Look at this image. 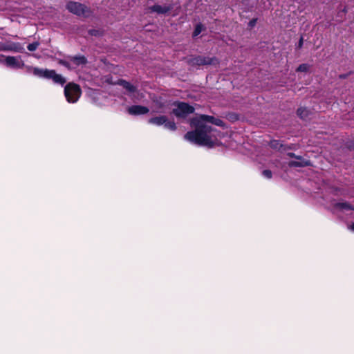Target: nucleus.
Listing matches in <instances>:
<instances>
[{
	"label": "nucleus",
	"instance_id": "1",
	"mask_svg": "<svg viewBox=\"0 0 354 354\" xmlns=\"http://www.w3.org/2000/svg\"><path fill=\"white\" fill-rule=\"evenodd\" d=\"M206 122L225 127V123L222 120L212 115L201 114L189 120L190 126L195 128V129L188 131L184 136L185 139L209 148L221 145V142L219 138L223 137V133L210 126L206 125Z\"/></svg>",
	"mask_w": 354,
	"mask_h": 354
},
{
	"label": "nucleus",
	"instance_id": "2",
	"mask_svg": "<svg viewBox=\"0 0 354 354\" xmlns=\"http://www.w3.org/2000/svg\"><path fill=\"white\" fill-rule=\"evenodd\" d=\"M82 95L80 86L73 82H69L64 88V95L69 103L76 102Z\"/></svg>",
	"mask_w": 354,
	"mask_h": 354
},
{
	"label": "nucleus",
	"instance_id": "3",
	"mask_svg": "<svg viewBox=\"0 0 354 354\" xmlns=\"http://www.w3.org/2000/svg\"><path fill=\"white\" fill-rule=\"evenodd\" d=\"M172 109L173 114L178 118H185L188 115L194 112V107L183 102H175Z\"/></svg>",
	"mask_w": 354,
	"mask_h": 354
},
{
	"label": "nucleus",
	"instance_id": "4",
	"mask_svg": "<svg viewBox=\"0 0 354 354\" xmlns=\"http://www.w3.org/2000/svg\"><path fill=\"white\" fill-rule=\"evenodd\" d=\"M67 10L77 16L88 17L91 15V11L85 5L75 1H70L66 4Z\"/></svg>",
	"mask_w": 354,
	"mask_h": 354
},
{
	"label": "nucleus",
	"instance_id": "5",
	"mask_svg": "<svg viewBox=\"0 0 354 354\" xmlns=\"http://www.w3.org/2000/svg\"><path fill=\"white\" fill-rule=\"evenodd\" d=\"M192 62L193 64L196 65H216L218 64V60L216 57H203V56H198L195 58H194L192 60Z\"/></svg>",
	"mask_w": 354,
	"mask_h": 354
},
{
	"label": "nucleus",
	"instance_id": "6",
	"mask_svg": "<svg viewBox=\"0 0 354 354\" xmlns=\"http://www.w3.org/2000/svg\"><path fill=\"white\" fill-rule=\"evenodd\" d=\"M5 64L12 68H20L24 67V63L19 57L8 56L5 58Z\"/></svg>",
	"mask_w": 354,
	"mask_h": 354
},
{
	"label": "nucleus",
	"instance_id": "7",
	"mask_svg": "<svg viewBox=\"0 0 354 354\" xmlns=\"http://www.w3.org/2000/svg\"><path fill=\"white\" fill-rule=\"evenodd\" d=\"M28 71L35 76L48 79L50 70L39 68L37 67H29Z\"/></svg>",
	"mask_w": 354,
	"mask_h": 354
},
{
	"label": "nucleus",
	"instance_id": "8",
	"mask_svg": "<svg viewBox=\"0 0 354 354\" xmlns=\"http://www.w3.org/2000/svg\"><path fill=\"white\" fill-rule=\"evenodd\" d=\"M148 112L147 107L140 105H133L128 108V113L131 115H144Z\"/></svg>",
	"mask_w": 354,
	"mask_h": 354
},
{
	"label": "nucleus",
	"instance_id": "9",
	"mask_svg": "<svg viewBox=\"0 0 354 354\" xmlns=\"http://www.w3.org/2000/svg\"><path fill=\"white\" fill-rule=\"evenodd\" d=\"M48 79H52L55 83L61 85L64 84L66 82V79L62 75L56 73L55 70H50Z\"/></svg>",
	"mask_w": 354,
	"mask_h": 354
},
{
	"label": "nucleus",
	"instance_id": "10",
	"mask_svg": "<svg viewBox=\"0 0 354 354\" xmlns=\"http://www.w3.org/2000/svg\"><path fill=\"white\" fill-rule=\"evenodd\" d=\"M171 9V6H160L158 4L153 5L149 8V10L151 12H156L158 14H165L167 12L170 11Z\"/></svg>",
	"mask_w": 354,
	"mask_h": 354
},
{
	"label": "nucleus",
	"instance_id": "11",
	"mask_svg": "<svg viewBox=\"0 0 354 354\" xmlns=\"http://www.w3.org/2000/svg\"><path fill=\"white\" fill-rule=\"evenodd\" d=\"M68 59L75 66L85 65L87 63L86 58L83 55L69 57Z\"/></svg>",
	"mask_w": 354,
	"mask_h": 354
},
{
	"label": "nucleus",
	"instance_id": "12",
	"mask_svg": "<svg viewBox=\"0 0 354 354\" xmlns=\"http://www.w3.org/2000/svg\"><path fill=\"white\" fill-rule=\"evenodd\" d=\"M167 117L165 115H159L151 118L149 120V123L156 126L162 125L167 122Z\"/></svg>",
	"mask_w": 354,
	"mask_h": 354
},
{
	"label": "nucleus",
	"instance_id": "13",
	"mask_svg": "<svg viewBox=\"0 0 354 354\" xmlns=\"http://www.w3.org/2000/svg\"><path fill=\"white\" fill-rule=\"evenodd\" d=\"M290 167H306L311 165V162L309 160H306L302 158V160H298V161H290L288 163Z\"/></svg>",
	"mask_w": 354,
	"mask_h": 354
},
{
	"label": "nucleus",
	"instance_id": "14",
	"mask_svg": "<svg viewBox=\"0 0 354 354\" xmlns=\"http://www.w3.org/2000/svg\"><path fill=\"white\" fill-rule=\"evenodd\" d=\"M297 113L300 118L306 120L308 118L310 112L306 108L300 107L297 109Z\"/></svg>",
	"mask_w": 354,
	"mask_h": 354
},
{
	"label": "nucleus",
	"instance_id": "15",
	"mask_svg": "<svg viewBox=\"0 0 354 354\" xmlns=\"http://www.w3.org/2000/svg\"><path fill=\"white\" fill-rule=\"evenodd\" d=\"M118 84L122 85L126 90H127L129 92L133 93L135 92L136 90V87L133 85H132L131 83L125 80H120L118 82Z\"/></svg>",
	"mask_w": 354,
	"mask_h": 354
},
{
	"label": "nucleus",
	"instance_id": "16",
	"mask_svg": "<svg viewBox=\"0 0 354 354\" xmlns=\"http://www.w3.org/2000/svg\"><path fill=\"white\" fill-rule=\"evenodd\" d=\"M1 50H9L15 52H19L22 50V48L20 46L19 44H14L9 46H1Z\"/></svg>",
	"mask_w": 354,
	"mask_h": 354
},
{
	"label": "nucleus",
	"instance_id": "17",
	"mask_svg": "<svg viewBox=\"0 0 354 354\" xmlns=\"http://www.w3.org/2000/svg\"><path fill=\"white\" fill-rule=\"evenodd\" d=\"M310 69V65L308 64H301L296 69L297 72L308 73Z\"/></svg>",
	"mask_w": 354,
	"mask_h": 354
},
{
	"label": "nucleus",
	"instance_id": "18",
	"mask_svg": "<svg viewBox=\"0 0 354 354\" xmlns=\"http://www.w3.org/2000/svg\"><path fill=\"white\" fill-rule=\"evenodd\" d=\"M165 127L171 130L175 131L176 129V125L174 121H169L168 120L164 124Z\"/></svg>",
	"mask_w": 354,
	"mask_h": 354
},
{
	"label": "nucleus",
	"instance_id": "19",
	"mask_svg": "<svg viewBox=\"0 0 354 354\" xmlns=\"http://www.w3.org/2000/svg\"><path fill=\"white\" fill-rule=\"evenodd\" d=\"M58 63L64 66H65L66 68H67L69 70H71V69H73L75 68V66H72L70 62L67 60H64V59H59L58 60Z\"/></svg>",
	"mask_w": 354,
	"mask_h": 354
},
{
	"label": "nucleus",
	"instance_id": "20",
	"mask_svg": "<svg viewBox=\"0 0 354 354\" xmlns=\"http://www.w3.org/2000/svg\"><path fill=\"white\" fill-rule=\"evenodd\" d=\"M337 206L343 209H354L353 206L348 203H339Z\"/></svg>",
	"mask_w": 354,
	"mask_h": 354
},
{
	"label": "nucleus",
	"instance_id": "21",
	"mask_svg": "<svg viewBox=\"0 0 354 354\" xmlns=\"http://www.w3.org/2000/svg\"><path fill=\"white\" fill-rule=\"evenodd\" d=\"M270 145L272 148L279 150L282 147V144L278 140H272Z\"/></svg>",
	"mask_w": 354,
	"mask_h": 354
},
{
	"label": "nucleus",
	"instance_id": "22",
	"mask_svg": "<svg viewBox=\"0 0 354 354\" xmlns=\"http://www.w3.org/2000/svg\"><path fill=\"white\" fill-rule=\"evenodd\" d=\"M203 26L202 24H198L196 25L194 31L193 32V36L196 37L198 36L203 30Z\"/></svg>",
	"mask_w": 354,
	"mask_h": 354
},
{
	"label": "nucleus",
	"instance_id": "23",
	"mask_svg": "<svg viewBox=\"0 0 354 354\" xmlns=\"http://www.w3.org/2000/svg\"><path fill=\"white\" fill-rule=\"evenodd\" d=\"M39 43L36 41V42H34V43H32V44H30L28 46H27V48L28 50L30 51H35L37 50V48L39 47Z\"/></svg>",
	"mask_w": 354,
	"mask_h": 354
},
{
	"label": "nucleus",
	"instance_id": "24",
	"mask_svg": "<svg viewBox=\"0 0 354 354\" xmlns=\"http://www.w3.org/2000/svg\"><path fill=\"white\" fill-rule=\"evenodd\" d=\"M263 175L266 178H268V179L271 178H272V171H271L270 170H268V169H266V170H264V171H263Z\"/></svg>",
	"mask_w": 354,
	"mask_h": 354
},
{
	"label": "nucleus",
	"instance_id": "25",
	"mask_svg": "<svg viewBox=\"0 0 354 354\" xmlns=\"http://www.w3.org/2000/svg\"><path fill=\"white\" fill-rule=\"evenodd\" d=\"M288 156L290 158H295L297 160H302V157L301 156H296L294 153H288Z\"/></svg>",
	"mask_w": 354,
	"mask_h": 354
},
{
	"label": "nucleus",
	"instance_id": "26",
	"mask_svg": "<svg viewBox=\"0 0 354 354\" xmlns=\"http://www.w3.org/2000/svg\"><path fill=\"white\" fill-rule=\"evenodd\" d=\"M303 42H304V39H303V37H301L299 41V43H298V48H301L302 47Z\"/></svg>",
	"mask_w": 354,
	"mask_h": 354
},
{
	"label": "nucleus",
	"instance_id": "27",
	"mask_svg": "<svg viewBox=\"0 0 354 354\" xmlns=\"http://www.w3.org/2000/svg\"><path fill=\"white\" fill-rule=\"evenodd\" d=\"M256 22L257 19H254L250 21L249 25L252 27L256 24Z\"/></svg>",
	"mask_w": 354,
	"mask_h": 354
},
{
	"label": "nucleus",
	"instance_id": "28",
	"mask_svg": "<svg viewBox=\"0 0 354 354\" xmlns=\"http://www.w3.org/2000/svg\"><path fill=\"white\" fill-rule=\"evenodd\" d=\"M348 228L352 230V231H354V223H353L352 225H351Z\"/></svg>",
	"mask_w": 354,
	"mask_h": 354
}]
</instances>
